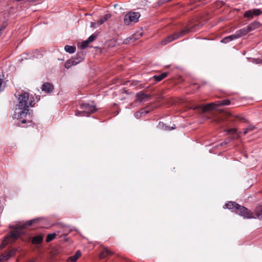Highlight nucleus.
<instances>
[{
	"label": "nucleus",
	"mask_w": 262,
	"mask_h": 262,
	"mask_svg": "<svg viewBox=\"0 0 262 262\" xmlns=\"http://www.w3.org/2000/svg\"><path fill=\"white\" fill-rule=\"evenodd\" d=\"M18 103L16 105V110L14 114L15 118L21 120L22 123H25L27 122H30V120L26 119L27 116H30L29 108L33 107L34 105V98L27 92H22L18 97Z\"/></svg>",
	"instance_id": "1"
},
{
	"label": "nucleus",
	"mask_w": 262,
	"mask_h": 262,
	"mask_svg": "<svg viewBox=\"0 0 262 262\" xmlns=\"http://www.w3.org/2000/svg\"><path fill=\"white\" fill-rule=\"evenodd\" d=\"M37 221V219H33L27 221L22 225L19 226L18 227L14 228L13 227H12V228H14V230L11 231L7 236H6L0 246V248L3 249L6 245L14 242L16 239L20 237L22 229L26 228L28 226L32 225Z\"/></svg>",
	"instance_id": "2"
},
{
	"label": "nucleus",
	"mask_w": 262,
	"mask_h": 262,
	"mask_svg": "<svg viewBox=\"0 0 262 262\" xmlns=\"http://www.w3.org/2000/svg\"><path fill=\"white\" fill-rule=\"evenodd\" d=\"M230 104V101L228 99L217 101L215 103H211L207 104L205 105H196L192 108L196 110L202 109L203 112L215 109V106H224L228 105Z\"/></svg>",
	"instance_id": "3"
},
{
	"label": "nucleus",
	"mask_w": 262,
	"mask_h": 262,
	"mask_svg": "<svg viewBox=\"0 0 262 262\" xmlns=\"http://www.w3.org/2000/svg\"><path fill=\"white\" fill-rule=\"evenodd\" d=\"M140 17V14L139 12H128L124 16V24L126 25H129L132 23H136L138 21Z\"/></svg>",
	"instance_id": "4"
},
{
	"label": "nucleus",
	"mask_w": 262,
	"mask_h": 262,
	"mask_svg": "<svg viewBox=\"0 0 262 262\" xmlns=\"http://www.w3.org/2000/svg\"><path fill=\"white\" fill-rule=\"evenodd\" d=\"M188 31V29H184L182 30L179 33H176L171 35L168 36L166 38L163 40L161 43L162 45L165 46L167 43L171 42L172 41L179 38L181 36L184 35Z\"/></svg>",
	"instance_id": "5"
},
{
	"label": "nucleus",
	"mask_w": 262,
	"mask_h": 262,
	"mask_svg": "<svg viewBox=\"0 0 262 262\" xmlns=\"http://www.w3.org/2000/svg\"><path fill=\"white\" fill-rule=\"evenodd\" d=\"M236 213L245 219H252L254 217L253 213L244 206H241L236 208Z\"/></svg>",
	"instance_id": "6"
},
{
	"label": "nucleus",
	"mask_w": 262,
	"mask_h": 262,
	"mask_svg": "<svg viewBox=\"0 0 262 262\" xmlns=\"http://www.w3.org/2000/svg\"><path fill=\"white\" fill-rule=\"evenodd\" d=\"M79 108L81 110H83L84 112L88 115L90 113L95 112L97 109L94 104H89L88 103H81L79 104Z\"/></svg>",
	"instance_id": "7"
},
{
	"label": "nucleus",
	"mask_w": 262,
	"mask_h": 262,
	"mask_svg": "<svg viewBox=\"0 0 262 262\" xmlns=\"http://www.w3.org/2000/svg\"><path fill=\"white\" fill-rule=\"evenodd\" d=\"M262 12L259 9H253L246 11L244 14V17L252 19L254 16H257L261 14Z\"/></svg>",
	"instance_id": "8"
},
{
	"label": "nucleus",
	"mask_w": 262,
	"mask_h": 262,
	"mask_svg": "<svg viewBox=\"0 0 262 262\" xmlns=\"http://www.w3.org/2000/svg\"><path fill=\"white\" fill-rule=\"evenodd\" d=\"M136 101L139 102H144L149 100L150 95L145 93L143 91H141L136 94Z\"/></svg>",
	"instance_id": "9"
},
{
	"label": "nucleus",
	"mask_w": 262,
	"mask_h": 262,
	"mask_svg": "<svg viewBox=\"0 0 262 262\" xmlns=\"http://www.w3.org/2000/svg\"><path fill=\"white\" fill-rule=\"evenodd\" d=\"M239 207V205L236 203L234 202H228L226 204H225L224 208H227L231 210L232 211H234L236 212V208H238Z\"/></svg>",
	"instance_id": "10"
},
{
	"label": "nucleus",
	"mask_w": 262,
	"mask_h": 262,
	"mask_svg": "<svg viewBox=\"0 0 262 262\" xmlns=\"http://www.w3.org/2000/svg\"><path fill=\"white\" fill-rule=\"evenodd\" d=\"M53 85L51 83L48 82L44 83L42 85L41 87L42 91L47 93H51L53 91Z\"/></svg>",
	"instance_id": "11"
},
{
	"label": "nucleus",
	"mask_w": 262,
	"mask_h": 262,
	"mask_svg": "<svg viewBox=\"0 0 262 262\" xmlns=\"http://www.w3.org/2000/svg\"><path fill=\"white\" fill-rule=\"evenodd\" d=\"M15 251H10L8 252L5 253L0 256V262H3L8 259L12 255L14 254Z\"/></svg>",
	"instance_id": "12"
},
{
	"label": "nucleus",
	"mask_w": 262,
	"mask_h": 262,
	"mask_svg": "<svg viewBox=\"0 0 262 262\" xmlns=\"http://www.w3.org/2000/svg\"><path fill=\"white\" fill-rule=\"evenodd\" d=\"M112 17V14L111 13H106L104 14L101 18H100L97 21V26H100L102 24H104L106 21L110 19Z\"/></svg>",
	"instance_id": "13"
},
{
	"label": "nucleus",
	"mask_w": 262,
	"mask_h": 262,
	"mask_svg": "<svg viewBox=\"0 0 262 262\" xmlns=\"http://www.w3.org/2000/svg\"><path fill=\"white\" fill-rule=\"evenodd\" d=\"M260 24L257 21H254L249 24L247 27L249 32L253 31L254 30L257 29L259 27Z\"/></svg>",
	"instance_id": "14"
},
{
	"label": "nucleus",
	"mask_w": 262,
	"mask_h": 262,
	"mask_svg": "<svg viewBox=\"0 0 262 262\" xmlns=\"http://www.w3.org/2000/svg\"><path fill=\"white\" fill-rule=\"evenodd\" d=\"M249 32L247 29V27H246L245 28H242L240 30L236 31L235 33L236 34L237 38H238L245 35Z\"/></svg>",
	"instance_id": "15"
},
{
	"label": "nucleus",
	"mask_w": 262,
	"mask_h": 262,
	"mask_svg": "<svg viewBox=\"0 0 262 262\" xmlns=\"http://www.w3.org/2000/svg\"><path fill=\"white\" fill-rule=\"evenodd\" d=\"M79 63L76 59H74V58H71L67 60L64 63V67L67 69H69L72 66H76Z\"/></svg>",
	"instance_id": "16"
},
{
	"label": "nucleus",
	"mask_w": 262,
	"mask_h": 262,
	"mask_svg": "<svg viewBox=\"0 0 262 262\" xmlns=\"http://www.w3.org/2000/svg\"><path fill=\"white\" fill-rule=\"evenodd\" d=\"M237 39L236 36V34L235 33L233 34H232L231 35H229V36H226L225 37H224L222 40H221V42H223V43H226L232 40H234V39Z\"/></svg>",
	"instance_id": "17"
},
{
	"label": "nucleus",
	"mask_w": 262,
	"mask_h": 262,
	"mask_svg": "<svg viewBox=\"0 0 262 262\" xmlns=\"http://www.w3.org/2000/svg\"><path fill=\"white\" fill-rule=\"evenodd\" d=\"M113 254V252L110 251L107 248H104L103 251L100 254V258H104L108 255Z\"/></svg>",
	"instance_id": "18"
},
{
	"label": "nucleus",
	"mask_w": 262,
	"mask_h": 262,
	"mask_svg": "<svg viewBox=\"0 0 262 262\" xmlns=\"http://www.w3.org/2000/svg\"><path fill=\"white\" fill-rule=\"evenodd\" d=\"M43 236L42 235H37L34 237L32 240V242L34 244H38L42 242Z\"/></svg>",
	"instance_id": "19"
},
{
	"label": "nucleus",
	"mask_w": 262,
	"mask_h": 262,
	"mask_svg": "<svg viewBox=\"0 0 262 262\" xmlns=\"http://www.w3.org/2000/svg\"><path fill=\"white\" fill-rule=\"evenodd\" d=\"M148 112V111H145V110L144 108L141 109L139 111L136 112L135 114V117L136 118L139 119L140 117H141L143 115H144L147 114Z\"/></svg>",
	"instance_id": "20"
},
{
	"label": "nucleus",
	"mask_w": 262,
	"mask_h": 262,
	"mask_svg": "<svg viewBox=\"0 0 262 262\" xmlns=\"http://www.w3.org/2000/svg\"><path fill=\"white\" fill-rule=\"evenodd\" d=\"M64 50L67 52H68L70 54L74 53L76 51V47L75 46H71L69 45H66L64 47Z\"/></svg>",
	"instance_id": "21"
},
{
	"label": "nucleus",
	"mask_w": 262,
	"mask_h": 262,
	"mask_svg": "<svg viewBox=\"0 0 262 262\" xmlns=\"http://www.w3.org/2000/svg\"><path fill=\"white\" fill-rule=\"evenodd\" d=\"M167 74L166 73H164L158 76L155 75L154 76V78L157 81H160L164 78H165L167 76Z\"/></svg>",
	"instance_id": "22"
},
{
	"label": "nucleus",
	"mask_w": 262,
	"mask_h": 262,
	"mask_svg": "<svg viewBox=\"0 0 262 262\" xmlns=\"http://www.w3.org/2000/svg\"><path fill=\"white\" fill-rule=\"evenodd\" d=\"M57 234H58L56 233L49 234L47 236L46 242H50V241H52Z\"/></svg>",
	"instance_id": "23"
},
{
	"label": "nucleus",
	"mask_w": 262,
	"mask_h": 262,
	"mask_svg": "<svg viewBox=\"0 0 262 262\" xmlns=\"http://www.w3.org/2000/svg\"><path fill=\"white\" fill-rule=\"evenodd\" d=\"M74 59H76V61H77V62L78 63L82 62L84 59L83 54L82 53H78L76 55V56L74 58Z\"/></svg>",
	"instance_id": "24"
},
{
	"label": "nucleus",
	"mask_w": 262,
	"mask_h": 262,
	"mask_svg": "<svg viewBox=\"0 0 262 262\" xmlns=\"http://www.w3.org/2000/svg\"><path fill=\"white\" fill-rule=\"evenodd\" d=\"M62 230L60 231H58V234H59V233H62V235H67L69 234V233H70L71 231V230L67 231V227H66L64 226H62Z\"/></svg>",
	"instance_id": "25"
},
{
	"label": "nucleus",
	"mask_w": 262,
	"mask_h": 262,
	"mask_svg": "<svg viewBox=\"0 0 262 262\" xmlns=\"http://www.w3.org/2000/svg\"><path fill=\"white\" fill-rule=\"evenodd\" d=\"M75 115L76 116H89V115H87L86 113H85L84 112L83 110H82V111H77V112H76V113L75 114Z\"/></svg>",
	"instance_id": "26"
},
{
	"label": "nucleus",
	"mask_w": 262,
	"mask_h": 262,
	"mask_svg": "<svg viewBox=\"0 0 262 262\" xmlns=\"http://www.w3.org/2000/svg\"><path fill=\"white\" fill-rule=\"evenodd\" d=\"M89 43L90 42L88 41V40L83 41V42H81V48L82 49H84L89 46Z\"/></svg>",
	"instance_id": "27"
},
{
	"label": "nucleus",
	"mask_w": 262,
	"mask_h": 262,
	"mask_svg": "<svg viewBox=\"0 0 262 262\" xmlns=\"http://www.w3.org/2000/svg\"><path fill=\"white\" fill-rule=\"evenodd\" d=\"M256 217L259 219H262V208L259 210H257L255 212Z\"/></svg>",
	"instance_id": "28"
},
{
	"label": "nucleus",
	"mask_w": 262,
	"mask_h": 262,
	"mask_svg": "<svg viewBox=\"0 0 262 262\" xmlns=\"http://www.w3.org/2000/svg\"><path fill=\"white\" fill-rule=\"evenodd\" d=\"M236 130H237L236 128H234L226 129V130H225V132H227V133L228 134H234L236 132Z\"/></svg>",
	"instance_id": "29"
},
{
	"label": "nucleus",
	"mask_w": 262,
	"mask_h": 262,
	"mask_svg": "<svg viewBox=\"0 0 262 262\" xmlns=\"http://www.w3.org/2000/svg\"><path fill=\"white\" fill-rule=\"evenodd\" d=\"M96 37V35H94V34H92L91 35L89 38L88 39H87L88 40V41L90 43L92 41H93L95 38Z\"/></svg>",
	"instance_id": "30"
},
{
	"label": "nucleus",
	"mask_w": 262,
	"mask_h": 262,
	"mask_svg": "<svg viewBox=\"0 0 262 262\" xmlns=\"http://www.w3.org/2000/svg\"><path fill=\"white\" fill-rule=\"evenodd\" d=\"M81 255V253L79 251H77L74 256L72 257L77 260V259L80 257Z\"/></svg>",
	"instance_id": "31"
},
{
	"label": "nucleus",
	"mask_w": 262,
	"mask_h": 262,
	"mask_svg": "<svg viewBox=\"0 0 262 262\" xmlns=\"http://www.w3.org/2000/svg\"><path fill=\"white\" fill-rule=\"evenodd\" d=\"M81 255V253L79 251H77L74 256L72 257L77 260V259L80 257Z\"/></svg>",
	"instance_id": "32"
},
{
	"label": "nucleus",
	"mask_w": 262,
	"mask_h": 262,
	"mask_svg": "<svg viewBox=\"0 0 262 262\" xmlns=\"http://www.w3.org/2000/svg\"><path fill=\"white\" fill-rule=\"evenodd\" d=\"M255 128V126L250 125L248 126V127L247 128V129L249 132L253 130Z\"/></svg>",
	"instance_id": "33"
},
{
	"label": "nucleus",
	"mask_w": 262,
	"mask_h": 262,
	"mask_svg": "<svg viewBox=\"0 0 262 262\" xmlns=\"http://www.w3.org/2000/svg\"><path fill=\"white\" fill-rule=\"evenodd\" d=\"M99 26H97V21L96 23L95 22H91V27L92 28H96L97 27H98Z\"/></svg>",
	"instance_id": "34"
},
{
	"label": "nucleus",
	"mask_w": 262,
	"mask_h": 262,
	"mask_svg": "<svg viewBox=\"0 0 262 262\" xmlns=\"http://www.w3.org/2000/svg\"><path fill=\"white\" fill-rule=\"evenodd\" d=\"M76 260L72 256L70 257L68 259V262H75Z\"/></svg>",
	"instance_id": "35"
},
{
	"label": "nucleus",
	"mask_w": 262,
	"mask_h": 262,
	"mask_svg": "<svg viewBox=\"0 0 262 262\" xmlns=\"http://www.w3.org/2000/svg\"><path fill=\"white\" fill-rule=\"evenodd\" d=\"M136 36H137V35H133L132 38H130V39L131 40L132 39H134V40H136V39H138V38L136 37Z\"/></svg>",
	"instance_id": "36"
},
{
	"label": "nucleus",
	"mask_w": 262,
	"mask_h": 262,
	"mask_svg": "<svg viewBox=\"0 0 262 262\" xmlns=\"http://www.w3.org/2000/svg\"><path fill=\"white\" fill-rule=\"evenodd\" d=\"M173 128H174V127L173 126H172L171 128H170L169 127H168L167 126H166V129H167V130H171Z\"/></svg>",
	"instance_id": "37"
},
{
	"label": "nucleus",
	"mask_w": 262,
	"mask_h": 262,
	"mask_svg": "<svg viewBox=\"0 0 262 262\" xmlns=\"http://www.w3.org/2000/svg\"><path fill=\"white\" fill-rule=\"evenodd\" d=\"M249 131L247 129V128L245 129V131L244 132L243 134L244 135H246L247 133H248Z\"/></svg>",
	"instance_id": "38"
},
{
	"label": "nucleus",
	"mask_w": 262,
	"mask_h": 262,
	"mask_svg": "<svg viewBox=\"0 0 262 262\" xmlns=\"http://www.w3.org/2000/svg\"><path fill=\"white\" fill-rule=\"evenodd\" d=\"M35 260L34 259H30L27 262H35Z\"/></svg>",
	"instance_id": "39"
},
{
	"label": "nucleus",
	"mask_w": 262,
	"mask_h": 262,
	"mask_svg": "<svg viewBox=\"0 0 262 262\" xmlns=\"http://www.w3.org/2000/svg\"><path fill=\"white\" fill-rule=\"evenodd\" d=\"M239 119L241 120H243V121H245V119L243 118L239 117Z\"/></svg>",
	"instance_id": "40"
},
{
	"label": "nucleus",
	"mask_w": 262,
	"mask_h": 262,
	"mask_svg": "<svg viewBox=\"0 0 262 262\" xmlns=\"http://www.w3.org/2000/svg\"><path fill=\"white\" fill-rule=\"evenodd\" d=\"M117 4H115L114 7L115 8H116L117 7Z\"/></svg>",
	"instance_id": "41"
}]
</instances>
